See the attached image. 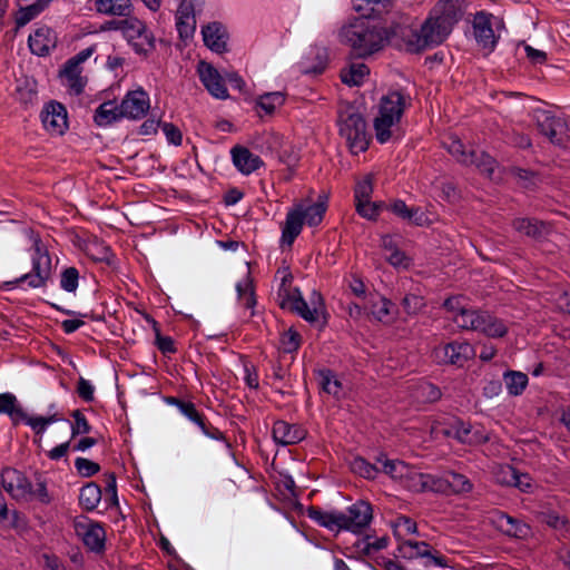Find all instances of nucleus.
Here are the masks:
<instances>
[{
  "mask_svg": "<svg viewBox=\"0 0 570 570\" xmlns=\"http://www.w3.org/2000/svg\"><path fill=\"white\" fill-rule=\"evenodd\" d=\"M80 274L75 266L65 267L60 273V287L69 294H76L79 287Z\"/></svg>",
  "mask_w": 570,
  "mask_h": 570,
  "instance_id": "46",
  "label": "nucleus"
},
{
  "mask_svg": "<svg viewBox=\"0 0 570 570\" xmlns=\"http://www.w3.org/2000/svg\"><path fill=\"white\" fill-rule=\"evenodd\" d=\"M491 522L497 530L510 538L525 539L531 532L530 527L525 522L503 511H494Z\"/></svg>",
  "mask_w": 570,
  "mask_h": 570,
  "instance_id": "18",
  "label": "nucleus"
},
{
  "mask_svg": "<svg viewBox=\"0 0 570 570\" xmlns=\"http://www.w3.org/2000/svg\"><path fill=\"white\" fill-rule=\"evenodd\" d=\"M53 272L55 266L49 252H35L31 257V271L13 281L4 282L2 288L9 291L21 284H27L28 288L32 289L45 288L51 282Z\"/></svg>",
  "mask_w": 570,
  "mask_h": 570,
  "instance_id": "5",
  "label": "nucleus"
},
{
  "mask_svg": "<svg viewBox=\"0 0 570 570\" xmlns=\"http://www.w3.org/2000/svg\"><path fill=\"white\" fill-rule=\"evenodd\" d=\"M512 226L519 234L539 242L547 238L552 232L550 223L535 217L514 218Z\"/></svg>",
  "mask_w": 570,
  "mask_h": 570,
  "instance_id": "20",
  "label": "nucleus"
},
{
  "mask_svg": "<svg viewBox=\"0 0 570 570\" xmlns=\"http://www.w3.org/2000/svg\"><path fill=\"white\" fill-rule=\"evenodd\" d=\"M368 20L354 18L340 29L341 43L348 46L355 58L366 59L383 49V27L372 24Z\"/></svg>",
  "mask_w": 570,
  "mask_h": 570,
  "instance_id": "2",
  "label": "nucleus"
},
{
  "mask_svg": "<svg viewBox=\"0 0 570 570\" xmlns=\"http://www.w3.org/2000/svg\"><path fill=\"white\" fill-rule=\"evenodd\" d=\"M539 132L546 136L556 146L563 147L568 141V124L563 117L557 116L551 110L535 109L533 111Z\"/></svg>",
  "mask_w": 570,
  "mask_h": 570,
  "instance_id": "7",
  "label": "nucleus"
},
{
  "mask_svg": "<svg viewBox=\"0 0 570 570\" xmlns=\"http://www.w3.org/2000/svg\"><path fill=\"white\" fill-rule=\"evenodd\" d=\"M517 473L518 470L514 466L509 464L503 465L495 473L497 482L502 485L512 487Z\"/></svg>",
  "mask_w": 570,
  "mask_h": 570,
  "instance_id": "63",
  "label": "nucleus"
},
{
  "mask_svg": "<svg viewBox=\"0 0 570 570\" xmlns=\"http://www.w3.org/2000/svg\"><path fill=\"white\" fill-rule=\"evenodd\" d=\"M469 0H439L417 30L422 51L442 45L463 18Z\"/></svg>",
  "mask_w": 570,
  "mask_h": 570,
  "instance_id": "1",
  "label": "nucleus"
},
{
  "mask_svg": "<svg viewBox=\"0 0 570 570\" xmlns=\"http://www.w3.org/2000/svg\"><path fill=\"white\" fill-rule=\"evenodd\" d=\"M327 199L328 196L323 194L318 196L316 203L307 207H304L303 205L296 206V208H301V213L304 215V222L308 226L313 227L321 224L327 209Z\"/></svg>",
  "mask_w": 570,
  "mask_h": 570,
  "instance_id": "31",
  "label": "nucleus"
},
{
  "mask_svg": "<svg viewBox=\"0 0 570 570\" xmlns=\"http://www.w3.org/2000/svg\"><path fill=\"white\" fill-rule=\"evenodd\" d=\"M31 481L21 471L14 468H4L1 472V484L8 494L16 501H30Z\"/></svg>",
  "mask_w": 570,
  "mask_h": 570,
  "instance_id": "11",
  "label": "nucleus"
},
{
  "mask_svg": "<svg viewBox=\"0 0 570 570\" xmlns=\"http://www.w3.org/2000/svg\"><path fill=\"white\" fill-rule=\"evenodd\" d=\"M423 478L424 473L410 465L400 484L412 492H422Z\"/></svg>",
  "mask_w": 570,
  "mask_h": 570,
  "instance_id": "51",
  "label": "nucleus"
},
{
  "mask_svg": "<svg viewBox=\"0 0 570 570\" xmlns=\"http://www.w3.org/2000/svg\"><path fill=\"white\" fill-rule=\"evenodd\" d=\"M412 99L402 90H390L381 98L380 115L374 119L376 139L385 144L392 136L391 127L397 124L406 107H410Z\"/></svg>",
  "mask_w": 570,
  "mask_h": 570,
  "instance_id": "3",
  "label": "nucleus"
},
{
  "mask_svg": "<svg viewBox=\"0 0 570 570\" xmlns=\"http://www.w3.org/2000/svg\"><path fill=\"white\" fill-rule=\"evenodd\" d=\"M350 466L353 473L367 480H374L381 472L380 468L370 463L362 456L354 458L351 461Z\"/></svg>",
  "mask_w": 570,
  "mask_h": 570,
  "instance_id": "44",
  "label": "nucleus"
},
{
  "mask_svg": "<svg viewBox=\"0 0 570 570\" xmlns=\"http://www.w3.org/2000/svg\"><path fill=\"white\" fill-rule=\"evenodd\" d=\"M383 48L387 45L396 50L407 53H420L417 30L407 24L393 23L389 28L383 27Z\"/></svg>",
  "mask_w": 570,
  "mask_h": 570,
  "instance_id": "8",
  "label": "nucleus"
},
{
  "mask_svg": "<svg viewBox=\"0 0 570 570\" xmlns=\"http://www.w3.org/2000/svg\"><path fill=\"white\" fill-rule=\"evenodd\" d=\"M475 165L476 168L491 177L497 166V160L485 151H479L475 149L469 150V164Z\"/></svg>",
  "mask_w": 570,
  "mask_h": 570,
  "instance_id": "38",
  "label": "nucleus"
},
{
  "mask_svg": "<svg viewBox=\"0 0 570 570\" xmlns=\"http://www.w3.org/2000/svg\"><path fill=\"white\" fill-rule=\"evenodd\" d=\"M0 414H7L12 425L17 426L20 423H24L30 426L37 436H42L46 432L47 428L56 422H60L63 420L62 413H53L49 416H30L23 410L21 404L18 402L17 397L12 393H1L0 394Z\"/></svg>",
  "mask_w": 570,
  "mask_h": 570,
  "instance_id": "4",
  "label": "nucleus"
},
{
  "mask_svg": "<svg viewBox=\"0 0 570 570\" xmlns=\"http://www.w3.org/2000/svg\"><path fill=\"white\" fill-rule=\"evenodd\" d=\"M277 274H281V284L277 291V302L282 309H287L291 304L294 302L296 293L295 288L292 287L293 275L288 269L278 271Z\"/></svg>",
  "mask_w": 570,
  "mask_h": 570,
  "instance_id": "33",
  "label": "nucleus"
},
{
  "mask_svg": "<svg viewBox=\"0 0 570 570\" xmlns=\"http://www.w3.org/2000/svg\"><path fill=\"white\" fill-rule=\"evenodd\" d=\"M413 395L419 402L433 403L441 399L442 392L435 384L424 381L415 386Z\"/></svg>",
  "mask_w": 570,
  "mask_h": 570,
  "instance_id": "42",
  "label": "nucleus"
},
{
  "mask_svg": "<svg viewBox=\"0 0 570 570\" xmlns=\"http://www.w3.org/2000/svg\"><path fill=\"white\" fill-rule=\"evenodd\" d=\"M140 39H142L141 42L132 43V47H134V50L136 51V53L147 56L149 52L155 50V37H154L153 32H149L146 29L145 33L142 35V37Z\"/></svg>",
  "mask_w": 570,
  "mask_h": 570,
  "instance_id": "62",
  "label": "nucleus"
},
{
  "mask_svg": "<svg viewBox=\"0 0 570 570\" xmlns=\"http://www.w3.org/2000/svg\"><path fill=\"white\" fill-rule=\"evenodd\" d=\"M372 193H373L372 179L370 176H367L362 181H358L354 188L355 204L370 202Z\"/></svg>",
  "mask_w": 570,
  "mask_h": 570,
  "instance_id": "60",
  "label": "nucleus"
},
{
  "mask_svg": "<svg viewBox=\"0 0 570 570\" xmlns=\"http://www.w3.org/2000/svg\"><path fill=\"white\" fill-rule=\"evenodd\" d=\"M440 363L463 367L468 361L474 357L475 350L468 342H450L435 350Z\"/></svg>",
  "mask_w": 570,
  "mask_h": 570,
  "instance_id": "12",
  "label": "nucleus"
},
{
  "mask_svg": "<svg viewBox=\"0 0 570 570\" xmlns=\"http://www.w3.org/2000/svg\"><path fill=\"white\" fill-rule=\"evenodd\" d=\"M396 0H354L353 9L365 19H381L391 12Z\"/></svg>",
  "mask_w": 570,
  "mask_h": 570,
  "instance_id": "23",
  "label": "nucleus"
},
{
  "mask_svg": "<svg viewBox=\"0 0 570 570\" xmlns=\"http://www.w3.org/2000/svg\"><path fill=\"white\" fill-rule=\"evenodd\" d=\"M313 373L322 392L332 395L335 400L344 397L343 383L333 370L327 367L315 368Z\"/></svg>",
  "mask_w": 570,
  "mask_h": 570,
  "instance_id": "25",
  "label": "nucleus"
},
{
  "mask_svg": "<svg viewBox=\"0 0 570 570\" xmlns=\"http://www.w3.org/2000/svg\"><path fill=\"white\" fill-rule=\"evenodd\" d=\"M75 529L90 551L100 553L105 550L106 532L100 523L88 520L76 521Z\"/></svg>",
  "mask_w": 570,
  "mask_h": 570,
  "instance_id": "16",
  "label": "nucleus"
},
{
  "mask_svg": "<svg viewBox=\"0 0 570 570\" xmlns=\"http://www.w3.org/2000/svg\"><path fill=\"white\" fill-rule=\"evenodd\" d=\"M401 305L406 314L416 315L425 307V301L423 296L406 294L403 297Z\"/></svg>",
  "mask_w": 570,
  "mask_h": 570,
  "instance_id": "55",
  "label": "nucleus"
},
{
  "mask_svg": "<svg viewBox=\"0 0 570 570\" xmlns=\"http://www.w3.org/2000/svg\"><path fill=\"white\" fill-rule=\"evenodd\" d=\"M146 320L151 323L155 332V345L164 354H175L177 352L175 341L170 336H164L160 332L157 321L150 316H146Z\"/></svg>",
  "mask_w": 570,
  "mask_h": 570,
  "instance_id": "43",
  "label": "nucleus"
},
{
  "mask_svg": "<svg viewBox=\"0 0 570 570\" xmlns=\"http://www.w3.org/2000/svg\"><path fill=\"white\" fill-rule=\"evenodd\" d=\"M254 104V109L258 116H261L259 110H263L266 115H273L277 107L285 104V95L281 91L266 92L261 95Z\"/></svg>",
  "mask_w": 570,
  "mask_h": 570,
  "instance_id": "34",
  "label": "nucleus"
},
{
  "mask_svg": "<svg viewBox=\"0 0 570 570\" xmlns=\"http://www.w3.org/2000/svg\"><path fill=\"white\" fill-rule=\"evenodd\" d=\"M469 306L464 295H452L444 299L442 307L452 316L462 313Z\"/></svg>",
  "mask_w": 570,
  "mask_h": 570,
  "instance_id": "56",
  "label": "nucleus"
},
{
  "mask_svg": "<svg viewBox=\"0 0 570 570\" xmlns=\"http://www.w3.org/2000/svg\"><path fill=\"white\" fill-rule=\"evenodd\" d=\"M386 261L397 269H407L413 259L406 255V252H391Z\"/></svg>",
  "mask_w": 570,
  "mask_h": 570,
  "instance_id": "64",
  "label": "nucleus"
},
{
  "mask_svg": "<svg viewBox=\"0 0 570 570\" xmlns=\"http://www.w3.org/2000/svg\"><path fill=\"white\" fill-rule=\"evenodd\" d=\"M503 381L508 393L512 396H519L527 389L529 379L523 372L508 370L503 373Z\"/></svg>",
  "mask_w": 570,
  "mask_h": 570,
  "instance_id": "36",
  "label": "nucleus"
},
{
  "mask_svg": "<svg viewBox=\"0 0 570 570\" xmlns=\"http://www.w3.org/2000/svg\"><path fill=\"white\" fill-rule=\"evenodd\" d=\"M124 118L138 120L144 118L149 108L150 99L148 94L142 89L128 91L120 102Z\"/></svg>",
  "mask_w": 570,
  "mask_h": 570,
  "instance_id": "15",
  "label": "nucleus"
},
{
  "mask_svg": "<svg viewBox=\"0 0 570 570\" xmlns=\"http://www.w3.org/2000/svg\"><path fill=\"white\" fill-rule=\"evenodd\" d=\"M70 415L73 419L72 422H70L69 420H67L65 417L62 421L69 423L70 429H71V439H75L78 435L89 434L91 432L92 426L88 422V420L85 416V414L82 413V411L73 410Z\"/></svg>",
  "mask_w": 570,
  "mask_h": 570,
  "instance_id": "45",
  "label": "nucleus"
},
{
  "mask_svg": "<svg viewBox=\"0 0 570 570\" xmlns=\"http://www.w3.org/2000/svg\"><path fill=\"white\" fill-rule=\"evenodd\" d=\"M304 223V215L301 213V208H292L286 215L282 229V244L291 247L295 238L301 234Z\"/></svg>",
  "mask_w": 570,
  "mask_h": 570,
  "instance_id": "30",
  "label": "nucleus"
},
{
  "mask_svg": "<svg viewBox=\"0 0 570 570\" xmlns=\"http://www.w3.org/2000/svg\"><path fill=\"white\" fill-rule=\"evenodd\" d=\"M392 307L393 303L390 299L379 297L376 302L372 303L371 313L375 320L387 323L393 318Z\"/></svg>",
  "mask_w": 570,
  "mask_h": 570,
  "instance_id": "49",
  "label": "nucleus"
},
{
  "mask_svg": "<svg viewBox=\"0 0 570 570\" xmlns=\"http://www.w3.org/2000/svg\"><path fill=\"white\" fill-rule=\"evenodd\" d=\"M90 10H95L99 14L115 16V17H129L132 11L130 0H90Z\"/></svg>",
  "mask_w": 570,
  "mask_h": 570,
  "instance_id": "29",
  "label": "nucleus"
},
{
  "mask_svg": "<svg viewBox=\"0 0 570 570\" xmlns=\"http://www.w3.org/2000/svg\"><path fill=\"white\" fill-rule=\"evenodd\" d=\"M511 176L517 180L519 187L527 190H534L539 183V174L534 170L513 166L509 169Z\"/></svg>",
  "mask_w": 570,
  "mask_h": 570,
  "instance_id": "40",
  "label": "nucleus"
},
{
  "mask_svg": "<svg viewBox=\"0 0 570 570\" xmlns=\"http://www.w3.org/2000/svg\"><path fill=\"white\" fill-rule=\"evenodd\" d=\"M204 43L214 52L223 53L227 51L228 33L225 27L217 21L204 26L202 29Z\"/></svg>",
  "mask_w": 570,
  "mask_h": 570,
  "instance_id": "24",
  "label": "nucleus"
},
{
  "mask_svg": "<svg viewBox=\"0 0 570 570\" xmlns=\"http://www.w3.org/2000/svg\"><path fill=\"white\" fill-rule=\"evenodd\" d=\"M46 7L37 0L32 4L21 7L19 11L16 14L14 22L18 28H21L29 23L32 19H35L37 16H39Z\"/></svg>",
  "mask_w": 570,
  "mask_h": 570,
  "instance_id": "47",
  "label": "nucleus"
},
{
  "mask_svg": "<svg viewBox=\"0 0 570 570\" xmlns=\"http://www.w3.org/2000/svg\"><path fill=\"white\" fill-rule=\"evenodd\" d=\"M77 473L82 478H90L100 471V465L86 458H77L75 460Z\"/></svg>",
  "mask_w": 570,
  "mask_h": 570,
  "instance_id": "59",
  "label": "nucleus"
},
{
  "mask_svg": "<svg viewBox=\"0 0 570 570\" xmlns=\"http://www.w3.org/2000/svg\"><path fill=\"white\" fill-rule=\"evenodd\" d=\"M124 118L120 105L108 100L102 102L95 111L94 121L97 126H108Z\"/></svg>",
  "mask_w": 570,
  "mask_h": 570,
  "instance_id": "32",
  "label": "nucleus"
},
{
  "mask_svg": "<svg viewBox=\"0 0 570 570\" xmlns=\"http://www.w3.org/2000/svg\"><path fill=\"white\" fill-rule=\"evenodd\" d=\"M295 299L287 309L291 311L292 313L299 315L303 320H305L308 323L317 322L320 313L324 306L321 293L313 291L311 295L312 307H309L307 302L304 299L298 288H295Z\"/></svg>",
  "mask_w": 570,
  "mask_h": 570,
  "instance_id": "19",
  "label": "nucleus"
},
{
  "mask_svg": "<svg viewBox=\"0 0 570 570\" xmlns=\"http://www.w3.org/2000/svg\"><path fill=\"white\" fill-rule=\"evenodd\" d=\"M372 519V505L367 501L358 500L343 512V521L340 523V531L345 530L353 533H361L370 525Z\"/></svg>",
  "mask_w": 570,
  "mask_h": 570,
  "instance_id": "10",
  "label": "nucleus"
},
{
  "mask_svg": "<svg viewBox=\"0 0 570 570\" xmlns=\"http://www.w3.org/2000/svg\"><path fill=\"white\" fill-rule=\"evenodd\" d=\"M389 544V538L386 535H383L381 538H373L371 535H366L358 544L357 547L361 549V551L366 554L371 556L380 550H383Z\"/></svg>",
  "mask_w": 570,
  "mask_h": 570,
  "instance_id": "52",
  "label": "nucleus"
},
{
  "mask_svg": "<svg viewBox=\"0 0 570 570\" xmlns=\"http://www.w3.org/2000/svg\"><path fill=\"white\" fill-rule=\"evenodd\" d=\"M422 484V492L431 491L435 493L446 494V478L445 474L443 476H436L429 473H424Z\"/></svg>",
  "mask_w": 570,
  "mask_h": 570,
  "instance_id": "54",
  "label": "nucleus"
},
{
  "mask_svg": "<svg viewBox=\"0 0 570 570\" xmlns=\"http://www.w3.org/2000/svg\"><path fill=\"white\" fill-rule=\"evenodd\" d=\"M281 345L285 353L296 352L301 346V335L295 330L289 328L282 334Z\"/></svg>",
  "mask_w": 570,
  "mask_h": 570,
  "instance_id": "58",
  "label": "nucleus"
},
{
  "mask_svg": "<svg viewBox=\"0 0 570 570\" xmlns=\"http://www.w3.org/2000/svg\"><path fill=\"white\" fill-rule=\"evenodd\" d=\"M473 331L480 332L489 337H503L508 333V327L503 321L488 312L480 311Z\"/></svg>",
  "mask_w": 570,
  "mask_h": 570,
  "instance_id": "27",
  "label": "nucleus"
},
{
  "mask_svg": "<svg viewBox=\"0 0 570 570\" xmlns=\"http://www.w3.org/2000/svg\"><path fill=\"white\" fill-rule=\"evenodd\" d=\"M479 312L468 306L462 313L452 316V321L462 330L473 331Z\"/></svg>",
  "mask_w": 570,
  "mask_h": 570,
  "instance_id": "53",
  "label": "nucleus"
},
{
  "mask_svg": "<svg viewBox=\"0 0 570 570\" xmlns=\"http://www.w3.org/2000/svg\"><path fill=\"white\" fill-rule=\"evenodd\" d=\"M306 515L320 527L330 531L340 532V523L343 521V512L338 510L324 511L318 507L309 505Z\"/></svg>",
  "mask_w": 570,
  "mask_h": 570,
  "instance_id": "28",
  "label": "nucleus"
},
{
  "mask_svg": "<svg viewBox=\"0 0 570 570\" xmlns=\"http://www.w3.org/2000/svg\"><path fill=\"white\" fill-rule=\"evenodd\" d=\"M393 530L396 539L402 541L404 537L416 533L417 525L410 517L400 515L393 522Z\"/></svg>",
  "mask_w": 570,
  "mask_h": 570,
  "instance_id": "48",
  "label": "nucleus"
},
{
  "mask_svg": "<svg viewBox=\"0 0 570 570\" xmlns=\"http://www.w3.org/2000/svg\"><path fill=\"white\" fill-rule=\"evenodd\" d=\"M146 31V24L135 17L124 19L122 33L131 42L134 39L141 38Z\"/></svg>",
  "mask_w": 570,
  "mask_h": 570,
  "instance_id": "50",
  "label": "nucleus"
},
{
  "mask_svg": "<svg viewBox=\"0 0 570 570\" xmlns=\"http://www.w3.org/2000/svg\"><path fill=\"white\" fill-rule=\"evenodd\" d=\"M101 500V488L96 482H89L80 489L79 504L86 511H94Z\"/></svg>",
  "mask_w": 570,
  "mask_h": 570,
  "instance_id": "35",
  "label": "nucleus"
},
{
  "mask_svg": "<svg viewBox=\"0 0 570 570\" xmlns=\"http://www.w3.org/2000/svg\"><path fill=\"white\" fill-rule=\"evenodd\" d=\"M446 478V494L469 493L473 489L472 482L463 474L449 471Z\"/></svg>",
  "mask_w": 570,
  "mask_h": 570,
  "instance_id": "37",
  "label": "nucleus"
},
{
  "mask_svg": "<svg viewBox=\"0 0 570 570\" xmlns=\"http://www.w3.org/2000/svg\"><path fill=\"white\" fill-rule=\"evenodd\" d=\"M36 485H30V501L36 500L37 502L48 505L52 501V497L48 491V482L42 473H35Z\"/></svg>",
  "mask_w": 570,
  "mask_h": 570,
  "instance_id": "41",
  "label": "nucleus"
},
{
  "mask_svg": "<svg viewBox=\"0 0 570 570\" xmlns=\"http://www.w3.org/2000/svg\"><path fill=\"white\" fill-rule=\"evenodd\" d=\"M340 135L346 139L352 154L357 155L367 150L371 136L366 130L364 117L353 110L341 112L338 117Z\"/></svg>",
  "mask_w": 570,
  "mask_h": 570,
  "instance_id": "6",
  "label": "nucleus"
},
{
  "mask_svg": "<svg viewBox=\"0 0 570 570\" xmlns=\"http://www.w3.org/2000/svg\"><path fill=\"white\" fill-rule=\"evenodd\" d=\"M30 51L38 57L49 56L56 49L58 37L53 29L47 26L38 28L28 39Z\"/></svg>",
  "mask_w": 570,
  "mask_h": 570,
  "instance_id": "21",
  "label": "nucleus"
},
{
  "mask_svg": "<svg viewBox=\"0 0 570 570\" xmlns=\"http://www.w3.org/2000/svg\"><path fill=\"white\" fill-rule=\"evenodd\" d=\"M397 557L409 560L422 558L425 560V566L434 564L442 568L448 566L445 557L438 551L433 553L431 546L424 541H400L397 546Z\"/></svg>",
  "mask_w": 570,
  "mask_h": 570,
  "instance_id": "9",
  "label": "nucleus"
},
{
  "mask_svg": "<svg viewBox=\"0 0 570 570\" xmlns=\"http://www.w3.org/2000/svg\"><path fill=\"white\" fill-rule=\"evenodd\" d=\"M273 439L277 444L292 445L303 441L307 435V430L299 424H291L283 420H277L272 429Z\"/></svg>",
  "mask_w": 570,
  "mask_h": 570,
  "instance_id": "22",
  "label": "nucleus"
},
{
  "mask_svg": "<svg viewBox=\"0 0 570 570\" xmlns=\"http://www.w3.org/2000/svg\"><path fill=\"white\" fill-rule=\"evenodd\" d=\"M197 71L202 83L213 97L217 99L229 97L224 78L212 63L199 61Z\"/></svg>",
  "mask_w": 570,
  "mask_h": 570,
  "instance_id": "17",
  "label": "nucleus"
},
{
  "mask_svg": "<svg viewBox=\"0 0 570 570\" xmlns=\"http://www.w3.org/2000/svg\"><path fill=\"white\" fill-rule=\"evenodd\" d=\"M233 164L244 175H249L261 168L264 161L248 148L235 146L230 150Z\"/></svg>",
  "mask_w": 570,
  "mask_h": 570,
  "instance_id": "26",
  "label": "nucleus"
},
{
  "mask_svg": "<svg viewBox=\"0 0 570 570\" xmlns=\"http://www.w3.org/2000/svg\"><path fill=\"white\" fill-rule=\"evenodd\" d=\"M368 75L370 68L365 63H351L347 70L341 71V80L347 86H360Z\"/></svg>",
  "mask_w": 570,
  "mask_h": 570,
  "instance_id": "39",
  "label": "nucleus"
},
{
  "mask_svg": "<svg viewBox=\"0 0 570 570\" xmlns=\"http://www.w3.org/2000/svg\"><path fill=\"white\" fill-rule=\"evenodd\" d=\"M446 149L459 163L469 164V151L465 150L463 142L458 137H450Z\"/></svg>",
  "mask_w": 570,
  "mask_h": 570,
  "instance_id": "57",
  "label": "nucleus"
},
{
  "mask_svg": "<svg viewBox=\"0 0 570 570\" xmlns=\"http://www.w3.org/2000/svg\"><path fill=\"white\" fill-rule=\"evenodd\" d=\"M493 14L485 11H478L473 16L472 27L478 45L489 53L494 50L499 37L494 35L492 27Z\"/></svg>",
  "mask_w": 570,
  "mask_h": 570,
  "instance_id": "14",
  "label": "nucleus"
},
{
  "mask_svg": "<svg viewBox=\"0 0 570 570\" xmlns=\"http://www.w3.org/2000/svg\"><path fill=\"white\" fill-rule=\"evenodd\" d=\"M43 128L55 136H61L68 129V115L66 107L56 100L45 105L40 112Z\"/></svg>",
  "mask_w": 570,
  "mask_h": 570,
  "instance_id": "13",
  "label": "nucleus"
},
{
  "mask_svg": "<svg viewBox=\"0 0 570 570\" xmlns=\"http://www.w3.org/2000/svg\"><path fill=\"white\" fill-rule=\"evenodd\" d=\"M37 96L38 91L36 81L29 82L27 80L23 87H17V97L19 101L24 105L32 104L37 99Z\"/></svg>",
  "mask_w": 570,
  "mask_h": 570,
  "instance_id": "61",
  "label": "nucleus"
}]
</instances>
